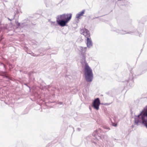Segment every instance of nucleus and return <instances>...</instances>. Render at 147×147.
<instances>
[{
  "mask_svg": "<svg viewBox=\"0 0 147 147\" xmlns=\"http://www.w3.org/2000/svg\"><path fill=\"white\" fill-rule=\"evenodd\" d=\"M80 33L84 35L86 38L90 37V33L89 30L85 28H82L81 29Z\"/></svg>",
  "mask_w": 147,
  "mask_h": 147,
  "instance_id": "6",
  "label": "nucleus"
},
{
  "mask_svg": "<svg viewBox=\"0 0 147 147\" xmlns=\"http://www.w3.org/2000/svg\"><path fill=\"white\" fill-rule=\"evenodd\" d=\"M134 123L137 125L139 123L143 124L147 128V106L134 118Z\"/></svg>",
  "mask_w": 147,
  "mask_h": 147,
  "instance_id": "2",
  "label": "nucleus"
},
{
  "mask_svg": "<svg viewBox=\"0 0 147 147\" xmlns=\"http://www.w3.org/2000/svg\"><path fill=\"white\" fill-rule=\"evenodd\" d=\"M116 140V139H114V140Z\"/></svg>",
  "mask_w": 147,
  "mask_h": 147,
  "instance_id": "31",
  "label": "nucleus"
},
{
  "mask_svg": "<svg viewBox=\"0 0 147 147\" xmlns=\"http://www.w3.org/2000/svg\"><path fill=\"white\" fill-rule=\"evenodd\" d=\"M59 104H60V105H62V102H59Z\"/></svg>",
  "mask_w": 147,
  "mask_h": 147,
  "instance_id": "22",
  "label": "nucleus"
},
{
  "mask_svg": "<svg viewBox=\"0 0 147 147\" xmlns=\"http://www.w3.org/2000/svg\"><path fill=\"white\" fill-rule=\"evenodd\" d=\"M71 17L72 14L71 13L64 14L58 15L56 18L57 22L59 25L61 27L65 26L71 20Z\"/></svg>",
  "mask_w": 147,
  "mask_h": 147,
  "instance_id": "3",
  "label": "nucleus"
},
{
  "mask_svg": "<svg viewBox=\"0 0 147 147\" xmlns=\"http://www.w3.org/2000/svg\"><path fill=\"white\" fill-rule=\"evenodd\" d=\"M16 24L17 25V26H20V23L19 22H17L16 23Z\"/></svg>",
  "mask_w": 147,
  "mask_h": 147,
  "instance_id": "17",
  "label": "nucleus"
},
{
  "mask_svg": "<svg viewBox=\"0 0 147 147\" xmlns=\"http://www.w3.org/2000/svg\"><path fill=\"white\" fill-rule=\"evenodd\" d=\"M16 13H17V14H18V11H16Z\"/></svg>",
  "mask_w": 147,
  "mask_h": 147,
  "instance_id": "23",
  "label": "nucleus"
},
{
  "mask_svg": "<svg viewBox=\"0 0 147 147\" xmlns=\"http://www.w3.org/2000/svg\"><path fill=\"white\" fill-rule=\"evenodd\" d=\"M107 94L111 96H113L114 95L112 91H109V92H107Z\"/></svg>",
  "mask_w": 147,
  "mask_h": 147,
  "instance_id": "15",
  "label": "nucleus"
},
{
  "mask_svg": "<svg viewBox=\"0 0 147 147\" xmlns=\"http://www.w3.org/2000/svg\"><path fill=\"white\" fill-rule=\"evenodd\" d=\"M98 17H95L94 18V19H95V18H98Z\"/></svg>",
  "mask_w": 147,
  "mask_h": 147,
  "instance_id": "26",
  "label": "nucleus"
},
{
  "mask_svg": "<svg viewBox=\"0 0 147 147\" xmlns=\"http://www.w3.org/2000/svg\"><path fill=\"white\" fill-rule=\"evenodd\" d=\"M100 104V100L98 98L95 99L92 102V106L97 110H98Z\"/></svg>",
  "mask_w": 147,
  "mask_h": 147,
  "instance_id": "5",
  "label": "nucleus"
},
{
  "mask_svg": "<svg viewBox=\"0 0 147 147\" xmlns=\"http://www.w3.org/2000/svg\"><path fill=\"white\" fill-rule=\"evenodd\" d=\"M3 0H0V1H1V2H2V1H3Z\"/></svg>",
  "mask_w": 147,
  "mask_h": 147,
  "instance_id": "28",
  "label": "nucleus"
},
{
  "mask_svg": "<svg viewBox=\"0 0 147 147\" xmlns=\"http://www.w3.org/2000/svg\"><path fill=\"white\" fill-rule=\"evenodd\" d=\"M133 82L132 80H129L128 81H125L124 82V83H125L126 84V85L125 86H127L128 85V84L129 83V85H130V84H129V82Z\"/></svg>",
  "mask_w": 147,
  "mask_h": 147,
  "instance_id": "14",
  "label": "nucleus"
},
{
  "mask_svg": "<svg viewBox=\"0 0 147 147\" xmlns=\"http://www.w3.org/2000/svg\"><path fill=\"white\" fill-rule=\"evenodd\" d=\"M134 127V125H132V128H133Z\"/></svg>",
  "mask_w": 147,
  "mask_h": 147,
  "instance_id": "25",
  "label": "nucleus"
},
{
  "mask_svg": "<svg viewBox=\"0 0 147 147\" xmlns=\"http://www.w3.org/2000/svg\"><path fill=\"white\" fill-rule=\"evenodd\" d=\"M45 3L47 7H49L51 5V1H46Z\"/></svg>",
  "mask_w": 147,
  "mask_h": 147,
  "instance_id": "12",
  "label": "nucleus"
},
{
  "mask_svg": "<svg viewBox=\"0 0 147 147\" xmlns=\"http://www.w3.org/2000/svg\"><path fill=\"white\" fill-rule=\"evenodd\" d=\"M32 56H38V55H35L34 53H33L32 55Z\"/></svg>",
  "mask_w": 147,
  "mask_h": 147,
  "instance_id": "19",
  "label": "nucleus"
},
{
  "mask_svg": "<svg viewBox=\"0 0 147 147\" xmlns=\"http://www.w3.org/2000/svg\"><path fill=\"white\" fill-rule=\"evenodd\" d=\"M98 17H95L94 18V19H95V18H98Z\"/></svg>",
  "mask_w": 147,
  "mask_h": 147,
  "instance_id": "27",
  "label": "nucleus"
},
{
  "mask_svg": "<svg viewBox=\"0 0 147 147\" xmlns=\"http://www.w3.org/2000/svg\"><path fill=\"white\" fill-rule=\"evenodd\" d=\"M85 12L84 10H83L82 11L79 12L77 13L76 16V18L77 19H80V17L83 15Z\"/></svg>",
  "mask_w": 147,
  "mask_h": 147,
  "instance_id": "11",
  "label": "nucleus"
},
{
  "mask_svg": "<svg viewBox=\"0 0 147 147\" xmlns=\"http://www.w3.org/2000/svg\"><path fill=\"white\" fill-rule=\"evenodd\" d=\"M106 129H109H109H110L109 128V127H106Z\"/></svg>",
  "mask_w": 147,
  "mask_h": 147,
  "instance_id": "21",
  "label": "nucleus"
},
{
  "mask_svg": "<svg viewBox=\"0 0 147 147\" xmlns=\"http://www.w3.org/2000/svg\"><path fill=\"white\" fill-rule=\"evenodd\" d=\"M101 131V129H98V130H96L93 133L92 135L93 136V138L94 140H98L100 139V137L99 136H97V135L99 133V132Z\"/></svg>",
  "mask_w": 147,
  "mask_h": 147,
  "instance_id": "8",
  "label": "nucleus"
},
{
  "mask_svg": "<svg viewBox=\"0 0 147 147\" xmlns=\"http://www.w3.org/2000/svg\"><path fill=\"white\" fill-rule=\"evenodd\" d=\"M16 15V13H15V15H14V16L12 18H11V19H10L9 18H8V19L10 21H11L12 20H13L14 18V17H15V16Z\"/></svg>",
  "mask_w": 147,
  "mask_h": 147,
  "instance_id": "16",
  "label": "nucleus"
},
{
  "mask_svg": "<svg viewBox=\"0 0 147 147\" xmlns=\"http://www.w3.org/2000/svg\"><path fill=\"white\" fill-rule=\"evenodd\" d=\"M93 142H94V143L95 144V143H96V142H94H94L93 141Z\"/></svg>",
  "mask_w": 147,
  "mask_h": 147,
  "instance_id": "29",
  "label": "nucleus"
},
{
  "mask_svg": "<svg viewBox=\"0 0 147 147\" xmlns=\"http://www.w3.org/2000/svg\"><path fill=\"white\" fill-rule=\"evenodd\" d=\"M117 126V125L116 124L114 125V126Z\"/></svg>",
  "mask_w": 147,
  "mask_h": 147,
  "instance_id": "32",
  "label": "nucleus"
},
{
  "mask_svg": "<svg viewBox=\"0 0 147 147\" xmlns=\"http://www.w3.org/2000/svg\"><path fill=\"white\" fill-rule=\"evenodd\" d=\"M2 65L5 68V69H6V68L5 67V65L3 63H2Z\"/></svg>",
  "mask_w": 147,
  "mask_h": 147,
  "instance_id": "18",
  "label": "nucleus"
},
{
  "mask_svg": "<svg viewBox=\"0 0 147 147\" xmlns=\"http://www.w3.org/2000/svg\"><path fill=\"white\" fill-rule=\"evenodd\" d=\"M90 37H88L87 38V47L88 48H90L91 47L92 45V41L91 40L90 38Z\"/></svg>",
  "mask_w": 147,
  "mask_h": 147,
  "instance_id": "10",
  "label": "nucleus"
},
{
  "mask_svg": "<svg viewBox=\"0 0 147 147\" xmlns=\"http://www.w3.org/2000/svg\"><path fill=\"white\" fill-rule=\"evenodd\" d=\"M87 47H80V51L82 55H86V51Z\"/></svg>",
  "mask_w": 147,
  "mask_h": 147,
  "instance_id": "9",
  "label": "nucleus"
},
{
  "mask_svg": "<svg viewBox=\"0 0 147 147\" xmlns=\"http://www.w3.org/2000/svg\"><path fill=\"white\" fill-rule=\"evenodd\" d=\"M81 63L82 65H84V74L86 80L87 82H91L93 78V74L92 70L89 66L86 60V55H82Z\"/></svg>",
  "mask_w": 147,
  "mask_h": 147,
  "instance_id": "1",
  "label": "nucleus"
},
{
  "mask_svg": "<svg viewBox=\"0 0 147 147\" xmlns=\"http://www.w3.org/2000/svg\"><path fill=\"white\" fill-rule=\"evenodd\" d=\"M31 76V74H29V77H30Z\"/></svg>",
  "mask_w": 147,
  "mask_h": 147,
  "instance_id": "24",
  "label": "nucleus"
},
{
  "mask_svg": "<svg viewBox=\"0 0 147 147\" xmlns=\"http://www.w3.org/2000/svg\"><path fill=\"white\" fill-rule=\"evenodd\" d=\"M105 136H107V137L108 136L107 135H105Z\"/></svg>",
  "mask_w": 147,
  "mask_h": 147,
  "instance_id": "30",
  "label": "nucleus"
},
{
  "mask_svg": "<svg viewBox=\"0 0 147 147\" xmlns=\"http://www.w3.org/2000/svg\"><path fill=\"white\" fill-rule=\"evenodd\" d=\"M1 75L5 76V77L7 78H8V77L7 76V73L5 71H1Z\"/></svg>",
  "mask_w": 147,
  "mask_h": 147,
  "instance_id": "13",
  "label": "nucleus"
},
{
  "mask_svg": "<svg viewBox=\"0 0 147 147\" xmlns=\"http://www.w3.org/2000/svg\"><path fill=\"white\" fill-rule=\"evenodd\" d=\"M113 31H115L117 32L122 34H132L134 32L130 31L129 32H127L126 31H124L123 30H119L118 29H116L115 30H114Z\"/></svg>",
  "mask_w": 147,
  "mask_h": 147,
  "instance_id": "7",
  "label": "nucleus"
},
{
  "mask_svg": "<svg viewBox=\"0 0 147 147\" xmlns=\"http://www.w3.org/2000/svg\"><path fill=\"white\" fill-rule=\"evenodd\" d=\"M140 69H142V71L141 72V71L139 70L137 72H135L133 74L132 71H131V74L132 75V78H133L136 76L140 75L143 73H144L147 70V64L145 63L142 64L140 67Z\"/></svg>",
  "mask_w": 147,
  "mask_h": 147,
  "instance_id": "4",
  "label": "nucleus"
},
{
  "mask_svg": "<svg viewBox=\"0 0 147 147\" xmlns=\"http://www.w3.org/2000/svg\"><path fill=\"white\" fill-rule=\"evenodd\" d=\"M77 129L78 131H80V128H78Z\"/></svg>",
  "mask_w": 147,
  "mask_h": 147,
  "instance_id": "20",
  "label": "nucleus"
}]
</instances>
